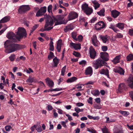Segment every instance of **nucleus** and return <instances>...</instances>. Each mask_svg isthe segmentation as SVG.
<instances>
[{
	"label": "nucleus",
	"mask_w": 133,
	"mask_h": 133,
	"mask_svg": "<svg viewBox=\"0 0 133 133\" xmlns=\"http://www.w3.org/2000/svg\"><path fill=\"white\" fill-rule=\"evenodd\" d=\"M26 31L23 28L19 27L18 31L16 35L12 32H8L6 35L8 38L12 40H7L4 43V45L6 48L5 52L9 53H11L23 48L22 46L17 44H12V42H16L17 39L19 40L23 36L26 37Z\"/></svg>",
	"instance_id": "nucleus-1"
},
{
	"label": "nucleus",
	"mask_w": 133,
	"mask_h": 133,
	"mask_svg": "<svg viewBox=\"0 0 133 133\" xmlns=\"http://www.w3.org/2000/svg\"><path fill=\"white\" fill-rule=\"evenodd\" d=\"M44 18L46 19L44 29L46 31L49 30L53 28V25L54 23H55L54 26L66 23L62 21L64 17L61 15L57 16L56 17L52 16L51 17L49 15H45L44 17L41 18L39 21L40 22H42L44 21Z\"/></svg>",
	"instance_id": "nucleus-2"
},
{
	"label": "nucleus",
	"mask_w": 133,
	"mask_h": 133,
	"mask_svg": "<svg viewBox=\"0 0 133 133\" xmlns=\"http://www.w3.org/2000/svg\"><path fill=\"white\" fill-rule=\"evenodd\" d=\"M106 62L102 60L101 58H98L94 61L93 63V66L95 69H97L103 66L106 64Z\"/></svg>",
	"instance_id": "nucleus-3"
},
{
	"label": "nucleus",
	"mask_w": 133,
	"mask_h": 133,
	"mask_svg": "<svg viewBox=\"0 0 133 133\" xmlns=\"http://www.w3.org/2000/svg\"><path fill=\"white\" fill-rule=\"evenodd\" d=\"M78 15L77 13L74 11H71L69 13V14L68 20L64 21L63 20V19L62 20V21L64 23L66 22V23L63 24H65L68 21L77 18L78 17Z\"/></svg>",
	"instance_id": "nucleus-4"
},
{
	"label": "nucleus",
	"mask_w": 133,
	"mask_h": 133,
	"mask_svg": "<svg viewBox=\"0 0 133 133\" xmlns=\"http://www.w3.org/2000/svg\"><path fill=\"white\" fill-rule=\"evenodd\" d=\"M30 7L28 5H22L18 9V11L19 13L22 14L25 13L29 10Z\"/></svg>",
	"instance_id": "nucleus-5"
},
{
	"label": "nucleus",
	"mask_w": 133,
	"mask_h": 133,
	"mask_svg": "<svg viewBox=\"0 0 133 133\" xmlns=\"http://www.w3.org/2000/svg\"><path fill=\"white\" fill-rule=\"evenodd\" d=\"M46 7L45 6L41 8L37 12L36 16L39 17L43 15L46 12Z\"/></svg>",
	"instance_id": "nucleus-6"
},
{
	"label": "nucleus",
	"mask_w": 133,
	"mask_h": 133,
	"mask_svg": "<svg viewBox=\"0 0 133 133\" xmlns=\"http://www.w3.org/2000/svg\"><path fill=\"white\" fill-rule=\"evenodd\" d=\"M105 24L102 21L99 22L96 24L95 26V28L96 30H100L105 27Z\"/></svg>",
	"instance_id": "nucleus-7"
},
{
	"label": "nucleus",
	"mask_w": 133,
	"mask_h": 133,
	"mask_svg": "<svg viewBox=\"0 0 133 133\" xmlns=\"http://www.w3.org/2000/svg\"><path fill=\"white\" fill-rule=\"evenodd\" d=\"M100 56L101 58L103 59V61L105 62L109 60V56L108 54L106 52H104L100 53Z\"/></svg>",
	"instance_id": "nucleus-8"
},
{
	"label": "nucleus",
	"mask_w": 133,
	"mask_h": 133,
	"mask_svg": "<svg viewBox=\"0 0 133 133\" xmlns=\"http://www.w3.org/2000/svg\"><path fill=\"white\" fill-rule=\"evenodd\" d=\"M99 38L104 43H108L109 42L110 37L107 35L105 36L100 35L99 36Z\"/></svg>",
	"instance_id": "nucleus-9"
},
{
	"label": "nucleus",
	"mask_w": 133,
	"mask_h": 133,
	"mask_svg": "<svg viewBox=\"0 0 133 133\" xmlns=\"http://www.w3.org/2000/svg\"><path fill=\"white\" fill-rule=\"evenodd\" d=\"M89 49V53L90 58L92 59H94L96 55V52L92 46L90 47Z\"/></svg>",
	"instance_id": "nucleus-10"
},
{
	"label": "nucleus",
	"mask_w": 133,
	"mask_h": 133,
	"mask_svg": "<svg viewBox=\"0 0 133 133\" xmlns=\"http://www.w3.org/2000/svg\"><path fill=\"white\" fill-rule=\"evenodd\" d=\"M126 88V86L124 83H122L118 85V89L117 90V92L119 93L121 92Z\"/></svg>",
	"instance_id": "nucleus-11"
},
{
	"label": "nucleus",
	"mask_w": 133,
	"mask_h": 133,
	"mask_svg": "<svg viewBox=\"0 0 133 133\" xmlns=\"http://www.w3.org/2000/svg\"><path fill=\"white\" fill-rule=\"evenodd\" d=\"M92 41L93 44L95 46H97L99 45V41L97 39V36L94 35L92 38Z\"/></svg>",
	"instance_id": "nucleus-12"
},
{
	"label": "nucleus",
	"mask_w": 133,
	"mask_h": 133,
	"mask_svg": "<svg viewBox=\"0 0 133 133\" xmlns=\"http://www.w3.org/2000/svg\"><path fill=\"white\" fill-rule=\"evenodd\" d=\"M69 46L74 48L76 50L80 49L81 48V45L79 44H76L72 42L70 43Z\"/></svg>",
	"instance_id": "nucleus-13"
},
{
	"label": "nucleus",
	"mask_w": 133,
	"mask_h": 133,
	"mask_svg": "<svg viewBox=\"0 0 133 133\" xmlns=\"http://www.w3.org/2000/svg\"><path fill=\"white\" fill-rule=\"evenodd\" d=\"M100 73L101 74L107 76L108 78H109V71L107 69H102L99 71Z\"/></svg>",
	"instance_id": "nucleus-14"
},
{
	"label": "nucleus",
	"mask_w": 133,
	"mask_h": 133,
	"mask_svg": "<svg viewBox=\"0 0 133 133\" xmlns=\"http://www.w3.org/2000/svg\"><path fill=\"white\" fill-rule=\"evenodd\" d=\"M128 84L130 87L131 88H133V76L132 75H130L128 80Z\"/></svg>",
	"instance_id": "nucleus-15"
},
{
	"label": "nucleus",
	"mask_w": 133,
	"mask_h": 133,
	"mask_svg": "<svg viewBox=\"0 0 133 133\" xmlns=\"http://www.w3.org/2000/svg\"><path fill=\"white\" fill-rule=\"evenodd\" d=\"M46 82L48 86L50 88H52L54 85V83L53 81L49 78H47L45 79Z\"/></svg>",
	"instance_id": "nucleus-16"
},
{
	"label": "nucleus",
	"mask_w": 133,
	"mask_h": 133,
	"mask_svg": "<svg viewBox=\"0 0 133 133\" xmlns=\"http://www.w3.org/2000/svg\"><path fill=\"white\" fill-rule=\"evenodd\" d=\"M85 73L86 75H89L91 76L92 73V68L90 66L87 68L85 70Z\"/></svg>",
	"instance_id": "nucleus-17"
},
{
	"label": "nucleus",
	"mask_w": 133,
	"mask_h": 133,
	"mask_svg": "<svg viewBox=\"0 0 133 133\" xmlns=\"http://www.w3.org/2000/svg\"><path fill=\"white\" fill-rule=\"evenodd\" d=\"M114 71L115 72L119 73L120 75H123L124 74V70L120 67H118L117 68L114 69Z\"/></svg>",
	"instance_id": "nucleus-18"
},
{
	"label": "nucleus",
	"mask_w": 133,
	"mask_h": 133,
	"mask_svg": "<svg viewBox=\"0 0 133 133\" xmlns=\"http://www.w3.org/2000/svg\"><path fill=\"white\" fill-rule=\"evenodd\" d=\"M111 13L112 16L114 18L117 17L120 14V12L116 10L112 11Z\"/></svg>",
	"instance_id": "nucleus-19"
},
{
	"label": "nucleus",
	"mask_w": 133,
	"mask_h": 133,
	"mask_svg": "<svg viewBox=\"0 0 133 133\" xmlns=\"http://www.w3.org/2000/svg\"><path fill=\"white\" fill-rule=\"evenodd\" d=\"M62 45V40L61 39H59L57 42L56 48L58 52H60L61 45Z\"/></svg>",
	"instance_id": "nucleus-20"
},
{
	"label": "nucleus",
	"mask_w": 133,
	"mask_h": 133,
	"mask_svg": "<svg viewBox=\"0 0 133 133\" xmlns=\"http://www.w3.org/2000/svg\"><path fill=\"white\" fill-rule=\"evenodd\" d=\"M59 59L55 57L53 59V62L54 65H53V67H57V65L59 64Z\"/></svg>",
	"instance_id": "nucleus-21"
},
{
	"label": "nucleus",
	"mask_w": 133,
	"mask_h": 133,
	"mask_svg": "<svg viewBox=\"0 0 133 133\" xmlns=\"http://www.w3.org/2000/svg\"><path fill=\"white\" fill-rule=\"evenodd\" d=\"M10 18L9 16L5 17L0 21V23H4L8 22L10 20Z\"/></svg>",
	"instance_id": "nucleus-22"
},
{
	"label": "nucleus",
	"mask_w": 133,
	"mask_h": 133,
	"mask_svg": "<svg viewBox=\"0 0 133 133\" xmlns=\"http://www.w3.org/2000/svg\"><path fill=\"white\" fill-rule=\"evenodd\" d=\"M121 59V56L120 55L116 56L112 61L115 64H116L119 62Z\"/></svg>",
	"instance_id": "nucleus-23"
},
{
	"label": "nucleus",
	"mask_w": 133,
	"mask_h": 133,
	"mask_svg": "<svg viewBox=\"0 0 133 133\" xmlns=\"http://www.w3.org/2000/svg\"><path fill=\"white\" fill-rule=\"evenodd\" d=\"M94 4L93 5L95 10L99 7L100 4L96 0L91 1Z\"/></svg>",
	"instance_id": "nucleus-24"
},
{
	"label": "nucleus",
	"mask_w": 133,
	"mask_h": 133,
	"mask_svg": "<svg viewBox=\"0 0 133 133\" xmlns=\"http://www.w3.org/2000/svg\"><path fill=\"white\" fill-rule=\"evenodd\" d=\"M93 9L89 7L84 11V12L87 15H90L93 12Z\"/></svg>",
	"instance_id": "nucleus-25"
},
{
	"label": "nucleus",
	"mask_w": 133,
	"mask_h": 133,
	"mask_svg": "<svg viewBox=\"0 0 133 133\" xmlns=\"http://www.w3.org/2000/svg\"><path fill=\"white\" fill-rule=\"evenodd\" d=\"M73 29L74 27L72 25V24H70L66 26V28L64 29V31L66 32L68 31L72 30Z\"/></svg>",
	"instance_id": "nucleus-26"
},
{
	"label": "nucleus",
	"mask_w": 133,
	"mask_h": 133,
	"mask_svg": "<svg viewBox=\"0 0 133 133\" xmlns=\"http://www.w3.org/2000/svg\"><path fill=\"white\" fill-rule=\"evenodd\" d=\"M105 10L103 8L101 9L99 11L97 12V14L101 16H105Z\"/></svg>",
	"instance_id": "nucleus-27"
},
{
	"label": "nucleus",
	"mask_w": 133,
	"mask_h": 133,
	"mask_svg": "<svg viewBox=\"0 0 133 133\" xmlns=\"http://www.w3.org/2000/svg\"><path fill=\"white\" fill-rule=\"evenodd\" d=\"M77 79V78L76 77H73L68 79L66 82L67 83H72L76 81Z\"/></svg>",
	"instance_id": "nucleus-28"
},
{
	"label": "nucleus",
	"mask_w": 133,
	"mask_h": 133,
	"mask_svg": "<svg viewBox=\"0 0 133 133\" xmlns=\"http://www.w3.org/2000/svg\"><path fill=\"white\" fill-rule=\"evenodd\" d=\"M65 89V88L62 89V88H57L54 89H49L48 91V92L49 91H61L63 90V89L64 90Z\"/></svg>",
	"instance_id": "nucleus-29"
},
{
	"label": "nucleus",
	"mask_w": 133,
	"mask_h": 133,
	"mask_svg": "<svg viewBox=\"0 0 133 133\" xmlns=\"http://www.w3.org/2000/svg\"><path fill=\"white\" fill-rule=\"evenodd\" d=\"M91 93L94 96H98L99 94V92L98 90H95L92 91Z\"/></svg>",
	"instance_id": "nucleus-30"
},
{
	"label": "nucleus",
	"mask_w": 133,
	"mask_h": 133,
	"mask_svg": "<svg viewBox=\"0 0 133 133\" xmlns=\"http://www.w3.org/2000/svg\"><path fill=\"white\" fill-rule=\"evenodd\" d=\"M49 45L50 50L52 51H53L54 50V47L53 45V42L52 41H50Z\"/></svg>",
	"instance_id": "nucleus-31"
},
{
	"label": "nucleus",
	"mask_w": 133,
	"mask_h": 133,
	"mask_svg": "<svg viewBox=\"0 0 133 133\" xmlns=\"http://www.w3.org/2000/svg\"><path fill=\"white\" fill-rule=\"evenodd\" d=\"M119 112L124 116H127L129 114V113L127 111L120 110Z\"/></svg>",
	"instance_id": "nucleus-32"
},
{
	"label": "nucleus",
	"mask_w": 133,
	"mask_h": 133,
	"mask_svg": "<svg viewBox=\"0 0 133 133\" xmlns=\"http://www.w3.org/2000/svg\"><path fill=\"white\" fill-rule=\"evenodd\" d=\"M116 26L119 29H122L124 28V25L123 23H119L116 25Z\"/></svg>",
	"instance_id": "nucleus-33"
},
{
	"label": "nucleus",
	"mask_w": 133,
	"mask_h": 133,
	"mask_svg": "<svg viewBox=\"0 0 133 133\" xmlns=\"http://www.w3.org/2000/svg\"><path fill=\"white\" fill-rule=\"evenodd\" d=\"M126 58L127 61L133 60V55L131 54H130Z\"/></svg>",
	"instance_id": "nucleus-34"
},
{
	"label": "nucleus",
	"mask_w": 133,
	"mask_h": 133,
	"mask_svg": "<svg viewBox=\"0 0 133 133\" xmlns=\"http://www.w3.org/2000/svg\"><path fill=\"white\" fill-rule=\"evenodd\" d=\"M82 9L84 11L89 7L88 5L87 4L85 3L82 5Z\"/></svg>",
	"instance_id": "nucleus-35"
},
{
	"label": "nucleus",
	"mask_w": 133,
	"mask_h": 133,
	"mask_svg": "<svg viewBox=\"0 0 133 133\" xmlns=\"http://www.w3.org/2000/svg\"><path fill=\"white\" fill-rule=\"evenodd\" d=\"M34 81V78L29 77V78L26 80V82H27L32 83Z\"/></svg>",
	"instance_id": "nucleus-36"
},
{
	"label": "nucleus",
	"mask_w": 133,
	"mask_h": 133,
	"mask_svg": "<svg viewBox=\"0 0 133 133\" xmlns=\"http://www.w3.org/2000/svg\"><path fill=\"white\" fill-rule=\"evenodd\" d=\"M102 130L103 133H110L108 129L105 127H104L103 128H102Z\"/></svg>",
	"instance_id": "nucleus-37"
},
{
	"label": "nucleus",
	"mask_w": 133,
	"mask_h": 133,
	"mask_svg": "<svg viewBox=\"0 0 133 133\" xmlns=\"http://www.w3.org/2000/svg\"><path fill=\"white\" fill-rule=\"evenodd\" d=\"M1 79L3 81V82L4 84H6L7 83L9 85V79H6V82H5V78L4 76H2L1 77Z\"/></svg>",
	"instance_id": "nucleus-38"
},
{
	"label": "nucleus",
	"mask_w": 133,
	"mask_h": 133,
	"mask_svg": "<svg viewBox=\"0 0 133 133\" xmlns=\"http://www.w3.org/2000/svg\"><path fill=\"white\" fill-rule=\"evenodd\" d=\"M79 21L81 23H84L86 21V19L84 17L81 16H80Z\"/></svg>",
	"instance_id": "nucleus-39"
},
{
	"label": "nucleus",
	"mask_w": 133,
	"mask_h": 133,
	"mask_svg": "<svg viewBox=\"0 0 133 133\" xmlns=\"http://www.w3.org/2000/svg\"><path fill=\"white\" fill-rule=\"evenodd\" d=\"M77 35L76 32H73L72 33V36L73 38L75 40L77 39Z\"/></svg>",
	"instance_id": "nucleus-40"
},
{
	"label": "nucleus",
	"mask_w": 133,
	"mask_h": 133,
	"mask_svg": "<svg viewBox=\"0 0 133 133\" xmlns=\"http://www.w3.org/2000/svg\"><path fill=\"white\" fill-rule=\"evenodd\" d=\"M15 55L14 54H11V56L9 57V58L10 60L11 61H13L14 60L15 58Z\"/></svg>",
	"instance_id": "nucleus-41"
},
{
	"label": "nucleus",
	"mask_w": 133,
	"mask_h": 133,
	"mask_svg": "<svg viewBox=\"0 0 133 133\" xmlns=\"http://www.w3.org/2000/svg\"><path fill=\"white\" fill-rule=\"evenodd\" d=\"M38 24H36L32 28L30 31V34L32 33L38 27Z\"/></svg>",
	"instance_id": "nucleus-42"
},
{
	"label": "nucleus",
	"mask_w": 133,
	"mask_h": 133,
	"mask_svg": "<svg viewBox=\"0 0 133 133\" xmlns=\"http://www.w3.org/2000/svg\"><path fill=\"white\" fill-rule=\"evenodd\" d=\"M83 39V37L81 35H79L77 37V39L76 40V41H78L79 42H81Z\"/></svg>",
	"instance_id": "nucleus-43"
},
{
	"label": "nucleus",
	"mask_w": 133,
	"mask_h": 133,
	"mask_svg": "<svg viewBox=\"0 0 133 133\" xmlns=\"http://www.w3.org/2000/svg\"><path fill=\"white\" fill-rule=\"evenodd\" d=\"M66 66H65L63 67L61 70V75L62 76H64V73L65 71V69L66 68Z\"/></svg>",
	"instance_id": "nucleus-44"
},
{
	"label": "nucleus",
	"mask_w": 133,
	"mask_h": 133,
	"mask_svg": "<svg viewBox=\"0 0 133 133\" xmlns=\"http://www.w3.org/2000/svg\"><path fill=\"white\" fill-rule=\"evenodd\" d=\"M5 128L6 131H9L12 128V127L10 125H7L5 127Z\"/></svg>",
	"instance_id": "nucleus-45"
},
{
	"label": "nucleus",
	"mask_w": 133,
	"mask_h": 133,
	"mask_svg": "<svg viewBox=\"0 0 133 133\" xmlns=\"http://www.w3.org/2000/svg\"><path fill=\"white\" fill-rule=\"evenodd\" d=\"M54 56V55L53 53L52 52H50V54L48 56V58L49 59H50Z\"/></svg>",
	"instance_id": "nucleus-46"
},
{
	"label": "nucleus",
	"mask_w": 133,
	"mask_h": 133,
	"mask_svg": "<svg viewBox=\"0 0 133 133\" xmlns=\"http://www.w3.org/2000/svg\"><path fill=\"white\" fill-rule=\"evenodd\" d=\"M52 6L51 5H49L48 7V11L49 13H52Z\"/></svg>",
	"instance_id": "nucleus-47"
},
{
	"label": "nucleus",
	"mask_w": 133,
	"mask_h": 133,
	"mask_svg": "<svg viewBox=\"0 0 133 133\" xmlns=\"http://www.w3.org/2000/svg\"><path fill=\"white\" fill-rule=\"evenodd\" d=\"M79 64L82 65L83 66H85L86 64V62L85 60H82L79 62Z\"/></svg>",
	"instance_id": "nucleus-48"
},
{
	"label": "nucleus",
	"mask_w": 133,
	"mask_h": 133,
	"mask_svg": "<svg viewBox=\"0 0 133 133\" xmlns=\"http://www.w3.org/2000/svg\"><path fill=\"white\" fill-rule=\"evenodd\" d=\"M73 54L76 57H79L80 56V54L79 52L75 51L73 52Z\"/></svg>",
	"instance_id": "nucleus-49"
},
{
	"label": "nucleus",
	"mask_w": 133,
	"mask_h": 133,
	"mask_svg": "<svg viewBox=\"0 0 133 133\" xmlns=\"http://www.w3.org/2000/svg\"><path fill=\"white\" fill-rule=\"evenodd\" d=\"M36 129L37 131L39 132H40L42 131L41 127L40 125L38 126L37 128L36 127Z\"/></svg>",
	"instance_id": "nucleus-50"
},
{
	"label": "nucleus",
	"mask_w": 133,
	"mask_h": 133,
	"mask_svg": "<svg viewBox=\"0 0 133 133\" xmlns=\"http://www.w3.org/2000/svg\"><path fill=\"white\" fill-rule=\"evenodd\" d=\"M26 72L28 74H30L31 72H33V71L30 68H28V69H26Z\"/></svg>",
	"instance_id": "nucleus-51"
},
{
	"label": "nucleus",
	"mask_w": 133,
	"mask_h": 133,
	"mask_svg": "<svg viewBox=\"0 0 133 133\" xmlns=\"http://www.w3.org/2000/svg\"><path fill=\"white\" fill-rule=\"evenodd\" d=\"M65 115L68 117V119L70 121H71L73 120L72 117L70 115L66 114Z\"/></svg>",
	"instance_id": "nucleus-52"
},
{
	"label": "nucleus",
	"mask_w": 133,
	"mask_h": 133,
	"mask_svg": "<svg viewBox=\"0 0 133 133\" xmlns=\"http://www.w3.org/2000/svg\"><path fill=\"white\" fill-rule=\"evenodd\" d=\"M92 98L91 97H89V98L87 100V101L88 103L91 104H92Z\"/></svg>",
	"instance_id": "nucleus-53"
},
{
	"label": "nucleus",
	"mask_w": 133,
	"mask_h": 133,
	"mask_svg": "<svg viewBox=\"0 0 133 133\" xmlns=\"http://www.w3.org/2000/svg\"><path fill=\"white\" fill-rule=\"evenodd\" d=\"M129 34L130 36H133V29H130L129 30Z\"/></svg>",
	"instance_id": "nucleus-54"
},
{
	"label": "nucleus",
	"mask_w": 133,
	"mask_h": 133,
	"mask_svg": "<svg viewBox=\"0 0 133 133\" xmlns=\"http://www.w3.org/2000/svg\"><path fill=\"white\" fill-rule=\"evenodd\" d=\"M101 48L102 50L104 51H106L108 49L107 46H102Z\"/></svg>",
	"instance_id": "nucleus-55"
},
{
	"label": "nucleus",
	"mask_w": 133,
	"mask_h": 133,
	"mask_svg": "<svg viewBox=\"0 0 133 133\" xmlns=\"http://www.w3.org/2000/svg\"><path fill=\"white\" fill-rule=\"evenodd\" d=\"M94 107L95 108L97 109H100L101 108V107L97 104H94Z\"/></svg>",
	"instance_id": "nucleus-56"
},
{
	"label": "nucleus",
	"mask_w": 133,
	"mask_h": 133,
	"mask_svg": "<svg viewBox=\"0 0 133 133\" xmlns=\"http://www.w3.org/2000/svg\"><path fill=\"white\" fill-rule=\"evenodd\" d=\"M74 110L77 113H79L80 112V109L77 107H76L74 109Z\"/></svg>",
	"instance_id": "nucleus-57"
},
{
	"label": "nucleus",
	"mask_w": 133,
	"mask_h": 133,
	"mask_svg": "<svg viewBox=\"0 0 133 133\" xmlns=\"http://www.w3.org/2000/svg\"><path fill=\"white\" fill-rule=\"evenodd\" d=\"M84 104L81 103H78L76 104V105L80 107L83 106Z\"/></svg>",
	"instance_id": "nucleus-58"
},
{
	"label": "nucleus",
	"mask_w": 133,
	"mask_h": 133,
	"mask_svg": "<svg viewBox=\"0 0 133 133\" xmlns=\"http://www.w3.org/2000/svg\"><path fill=\"white\" fill-rule=\"evenodd\" d=\"M123 36V35L121 33H118L116 35V37L118 38H122Z\"/></svg>",
	"instance_id": "nucleus-59"
},
{
	"label": "nucleus",
	"mask_w": 133,
	"mask_h": 133,
	"mask_svg": "<svg viewBox=\"0 0 133 133\" xmlns=\"http://www.w3.org/2000/svg\"><path fill=\"white\" fill-rule=\"evenodd\" d=\"M96 20V17H94L91 19V20L90 21L91 23H93Z\"/></svg>",
	"instance_id": "nucleus-60"
},
{
	"label": "nucleus",
	"mask_w": 133,
	"mask_h": 133,
	"mask_svg": "<svg viewBox=\"0 0 133 133\" xmlns=\"http://www.w3.org/2000/svg\"><path fill=\"white\" fill-rule=\"evenodd\" d=\"M95 101L97 103H100L101 102V99L100 98H97L95 99Z\"/></svg>",
	"instance_id": "nucleus-61"
},
{
	"label": "nucleus",
	"mask_w": 133,
	"mask_h": 133,
	"mask_svg": "<svg viewBox=\"0 0 133 133\" xmlns=\"http://www.w3.org/2000/svg\"><path fill=\"white\" fill-rule=\"evenodd\" d=\"M61 125L64 127H66V123L64 121H62L61 122Z\"/></svg>",
	"instance_id": "nucleus-62"
},
{
	"label": "nucleus",
	"mask_w": 133,
	"mask_h": 133,
	"mask_svg": "<svg viewBox=\"0 0 133 133\" xmlns=\"http://www.w3.org/2000/svg\"><path fill=\"white\" fill-rule=\"evenodd\" d=\"M129 95L130 97L133 100V91H131L129 92Z\"/></svg>",
	"instance_id": "nucleus-63"
},
{
	"label": "nucleus",
	"mask_w": 133,
	"mask_h": 133,
	"mask_svg": "<svg viewBox=\"0 0 133 133\" xmlns=\"http://www.w3.org/2000/svg\"><path fill=\"white\" fill-rule=\"evenodd\" d=\"M133 6V2H131L129 3H128L127 7L128 8H129L131 6Z\"/></svg>",
	"instance_id": "nucleus-64"
}]
</instances>
